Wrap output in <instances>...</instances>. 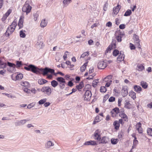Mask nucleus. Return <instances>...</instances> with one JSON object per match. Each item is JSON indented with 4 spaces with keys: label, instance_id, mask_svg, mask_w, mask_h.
<instances>
[{
    "label": "nucleus",
    "instance_id": "f257e3e1",
    "mask_svg": "<svg viewBox=\"0 0 152 152\" xmlns=\"http://www.w3.org/2000/svg\"><path fill=\"white\" fill-rule=\"evenodd\" d=\"M17 25L16 22H13L12 24L8 27L7 31L5 33V35L7 36H9L14 31L15 27Z\"/></svg>",
    "mask_w": 152,
    "mask_h": 152
},
{
    "label": "nucleus",
    "instance_id": "f03ea898",
    "mask_svg": "<svg viewBox=\"0 0 152 152\" xmlns=\"http://www.w3.org/2000/svg\"><path fill=\"white\" fill-rule=\"evenodd\" d=\"M24 69L27 71H31L37 74H38L39 72V69L36 66L32 64L29 65L28 67H24Z\"/></svg>",
    "mask_w": 152,
    "mask_h": 152
},
{
    "label": "nucleus",
    "instance_id": "7ed1b4c3",
    "mask_svg": "<svg viewBox=\"0 0 152 152\" xmlns=\"http://www.w3.org/2000/svg\"><path fill=\"white\" fill-rule=\"evenodd\" d=\"M24 69L27 71H31L37 74H38L39 72V69L36 66L32 64L29 65L28 67H24Z\"/></svg>",
    "mask_w": 152,
    "mask_h": 152
},
{
    "label": "nucleus",
    "instance_id": "20e7f679",
    "mask_svg": "<svg viewBox=\"0 0 152 152\" xmlns=\"http://www.w3.org/2000/svg\"><path fill=\"white\" fill-rule=\"evenodd\" d=\"M31 8V7L27 3V1H26L22 8V10L23 12H26L27 15L30 12Z\"/></svg>",
    "mask_w": 152,
    "mask_h": 152
},
{
    "label": "nucleus",
    "instance_id": "39448f33",
    "mask_svg": "<svg viewBox=\"0 0 152 152\" xmlns=\"http://www.w3.org/2000/svg\"><path fill=\"white\" fill-rule=\"evenodd\" d=\"M41 91L44 92H45L47 95H50L52 92L50 88L48 86H44L42 88Z\"/></svg>",
    "mask_w": 152,
    "mask_h": 152
},
{
    "label": "nucleus",
    "instance_id": "423d86ee",
    "mask_svg": "<svg viewBox=\"0 0 152 152\" xmlns=\"http://www.w3.org/2000/svg\"><path fill=\"white\" fill-rule=\"evenodd\" d=\"M133 39L135 45L138 46V48H141L140 45V40L139 39V37L136 34H134L133 36Z\"/></svg>",
    "mask_w": 152,
    "mask_h": 152
},
{
    "label": "nucleus",
    "instance_id": "0eeeda50",
    "mask_svg": "<svg viewBox=\"0 0 152 152\" xmlns=\"http://www.w3.org/2000/svg\"><path fill=\"white\" fill-rule=\"evenodd\" d=\"M42 71V74L45 76L47 74L48 72L51 73H53L54 72V70L53 69H50L48 67H46L45 69H41Z\"/></svg>",
    "mask_w": 152,
    "mask_h": 152
},
{
    "label": "nucleus",
    "instance_id": "6e6552de",
    "mask_svg": "<svg viewBox=\"0 0 152 152\" xmlns=\"http://www.w3.org/2000/svg\"><path fill=\"white\" fill-rule=\"evenodd\" d=\"M110 141V139L108 137L104 136L101 137L99 142L100 144H105L108 143Z\"/></svg>",
    "mask_w": 152,
    "mask_h": 152
},
{
    "label": "nucleus",
    "instance_id": "1a4fd4ad",
    "mask_svg": "<svg viewBox=\"0 0 152 152\" xmlns=\"http://www.w3.org/2000/svg\"><path fill=\"white\" fill-rule=\"evenodd\" d=\"M116 38L118 42H121L122 41V38L124 36V34L122 33L120 31L117 32L116 33Z\"/></svg>",
    "mask_w": 152,
    "mask_h": 152
},
{
    "label": "nucleus",
    "instance_id": "9d476101",
    "mask_svg": "<svg viewBox=\"0 0 152 152\" xmlns=\"http://www.w3.org/2000/svg\"><path fill=\"white\" fill-rule=\"evenodd\" d=\"M119 115L120 117L123 118L124 121H128V116L124 113V110L123 109L122 110L120 111Z\"/></svg>",
    "mask_w": 152,
    "mask_h": 152
},
{
    "label": "nucleus",
    "instance_id": "9b49d317",
    "mask_svg": "<svg viewBox=\"0 0 152 152\" xmlns=\"http://www.w3.org/2000/svg\"><path fill=\"white\" fill-rule=\"evenodd\" d=\"M92 96L90 91L87 90L85 92L84 95V99L85 100H89Z\"/></svg>",
    "mask_w": 152,
    "mask_h": 152
},
{
    "label": "nucleus",
    "instance_id": "f8f14e48",
    "mask_svg": "<svg viewBox=\"0 0 152 152\" xmlns=\"http://www.w3.org/2000/svg\"><path fill=\"white\" fill-rule=\"evenodd\" d=\"M107 66V64L104 61L99 62L98 64V67L99 69H104Z\"/></svg>",
    "mask_w": 152,
    "mask_h": 152
},
{
    "label": "nucleus",
    "instance_id": "ddd939ff",
    "mask_svg": "<svg viewBox=\"0 0 152 152\" xmlns=\"http://www.w3.org/2000/svg\"><path fill=\"white\" fill-rule=\"evenodd\" d=\"M120 8V6L118 5L117 6L113 8L112 13L113 16L116 15L118 14Z\"/></svg>",
    "mask_w": 152,
    "mask_h": 152
},
{
    "label": "nucleus",
    "instance_id": "4468645a",
    "mask_svg": "<svg viewBox=\"0 0 152 152\" xmlns=\"http://www.w3.org/2000/svg\"><path fill=\"white\" fill-rule=\"evenodd\" d=\"M115 48H116V44L115 43H112L107 48L105 51V54H106L109 52H110L111 50Z\"/></svg>",
    "mask_w": 152,
    "mask_h": 152
},
{
    "label": "nucleus",
    "instance_id": "2eb2a0df",
    "mask_svg": "<svg viewBox=\"0 0 152 152\" xmlns=\"http://www.w3.org/2000/svg\"><path fill=\"white\" fill-rule=\"evenodd\" d=\"M120 111H119V110L118 108L116 107L113 109V110L111 111V113L112 117H114L116 116V115L118 113H119Z\"/></svg>",
    "mask_w": 152,
    "mask_h": 152
},
{
    "label": "nucleus",
    "instance_id": "dca6fc26",
    "mask_svg": "<svg viewBox=\"0 0 152 152\" xmlns=\"http://www.w3.org/2000/svg\"><path fill=\"white\" fill-rule=\"evenodd\" d=\"M85 145H96L97 144L96 141L94 140H90L86 142L84 144Z\"/></svg>",
    "mask_w": 152,
    "mask_h": 152
},
{
    "label": "nucleus",
    "instance_id": "f3484780",
    "mask_svg": "<svg viewBox=\"0 0 152 152\" xmlns=\"http://www.w3.org/2000/svg\"><path fill=\"white\" fill-rule=\"evenodd\" d=\"M141 124L140 122H139L136 125V127L137 128V130L139 133H142L143 132V130L141 127Z\"/></svg>",
    "mask_w": 152,
    "mask_h": 152
},
{
    "label": "nucleus",
    "instance_id": "a211bd4d",
    "mask_svg": "<svg viewBox=\"0 0 152 152\" xmlns=\"http://www.w3.org/2000/svg\"><path fill=\"white\" fill-rule=\"evenodd\" d=\"M28 121V120H27L26 119L21 120L19 121L15 122V125L16 126L23 125L25 124L26 121Z\"/></svg>",
    "mask_w": 152,
    "mask_h": 152
},
{
    "label": "nucleus",
    "instance_id": "6ab92c4d",
    "mask_svg": "<svg viewBox=\"0 0 152 152\" xmlns=\"http://www.w3.org/2000/svg\"><path fill=\"white\" fill-rule=\"evenodd\" d=\"M124 55L123 53L121 52L118 56L117 58V60L118 61H121L124 60Z\"/></svg>",
    "mask_w": 152,
    "mask_h": 152
},
{
    "label": "nucleus",
    "instance_id": "aec40b11",
    "mask_svg": "<svg viewBox=\"0 0 152 152\" xmlns=\"http://www.w3.org/2000/svg\"><path fill=\"white\" fill-rule=\"evenodd\" d=\"M54 145V144L51 141H48L45 145L46 148H48Z\"/></svg>",
    "mask_w": 152,
    "mask_h": 152
},
{
    "label": "nucleus",
    "instance_id": "412c9836",
    "mask_svg": "<svg viewBox=\"0 0 152 152\" xmlns=\"http://www.w3.org/2000/svg\"><path fill=\"white\" fill-rule=\"evenodd\" d=\"M23 20L22 19V17H21L19 20L18 24L19 29L22 28L23 26Z\"/></svg>",
    "mask_w": 152,
    "mask_h": 152
},
{
    "label": "nucleus",
    "instance_id": "4be33fe9",
    "mask_svg": "<svg viewBox=\"0 0 152 152\" xmlns=\"http://www.w3.org/2000/svg\"><path fill=\"white\" fill-rule=\"evenodd\" d=\"M122 95L124 96H125L127 95L128 94V91L125 87H124L122 88Z\"/></svg>",
    "mask_w": 152,
    "mask_h": 152
},
{
    "label": "nucleus",
    "instance_id": "5701e85b",
    "mask_svg": "<svg viewBox=\"0 0 152 152\" xmlns=\"http://www.w3.org/2000/svg\"><path fill=\"white\" fill-rule=\"evenodd\" d=\"M134 89L135 91L137 92L138 93L140 92L142 89V88L140 86L137 85H135L134 86Z\"/></svg>",
    "mask_w": 152,
    "mask_h": 152
},
{
    "label": "nucleus",
    "instance_id": "b1692460",
    "mask_svg": "<svg viewBox=\"0 0 152 152\" xmlns=\"http://www.w3.org/2000/svg\"><path fill=\"white\" fill-rule=\"evenodd\" d=\"M137 66V70L139 71H141L145 69L144 66L141 64H138Z\"/></svg>",
    "mask_w": 152,
    "mask_h": 152
},
{
    "label": "nucleus",
    "instance_id": "393cba45",
    "mask_svg": "<svg viewBox=\"0 0 152 152\" xmlns=\"http://www.w3.org/2000/svg\"><path fill=\"white\" fill-rule=\"evenodd\" d=\"M88 61L86 62L80 68V71L82 72L84 71L86 67L87 64H88Z\"/></svg>",
    "mask_w": 152,
    "mask_h": 152
},
{
    "label": "nucleus",
    "instance_id": "a878e982",
    "mask_svg": "<svg viewBox=\"0 0 152 152\" xmlns=\"http://www.w3.org/2000/svg\"><path fill=\"white\" fill-rule=\"evenodd\" d=\"M47 23L45 19L42 20L40 24V26L42 27H45L47 25Z\"/></svg>",
    "mask_w": 152,
    "mask_h": 152
},
{
    "label": "nucleus",
    "instance_id": "bb28decb",
    "mask_svg": "<svg viewBox=\"0 0 152 152\" xmlns=\"http://www.w3.org/2000/svg\"><path fill=\"white\" fill-rule=\"evenodd\" d=\"M124 107L128 109H130L131 108V104L127 100L125 101Z\"/></svg>",
    "mask_w": 152,
    "mask_h": 152
},
{
    "label": "nucleus",
    "instance_id": "cd10ccee",
    "mask_svg": "<svg viewBox=\"0 0 152 152\" xmlns=\"http://www.w3.org/2000/svg\"><path fill=\"white\" fill-rule=\"evenodd\" d=\"M113 125L115 126V129H119L120 124L118 121H115L113 123Z\"/></svg>",
    "mask_w": 152,
    "mask_h": 152
},
{
    "label": "nucleus",
    "instance_id": "c85d7f7f",
    "mask_svg": "<svg viewBox=\"0 0 152 152\" xmlns=\"http://www.w3.org/2000/svg\"><path fill=\"white\" fill-rule=\"evenodd\" d=\"M25 30H21L20 32V36L21 37L24 38L26 36V35L25 33L26 32Z\"/></svg>",
    "mask_w": 152,
    "mask_h": 152
},
{
    "label": "nucleus",
    "instance_id": "c756f323",
    "mask_svg": "<svg viewBox=\"0 0 152 152\" xmlns=\"http://www.w3.org/2000/svg\"><path fill=\"white\" fill-rule=\"evenodd\" d=\"M56 80L61 83H64L65 82V79L62 77H57Z\"/></svg>",
    "mask_w": 152,
    "mask_h": 152
},
{
    "label": "nucleus",
    "instance_id": "7c9ffc66",
    "mask_svg": "<svg viewBox=\"0 0 152 152\" xmlns=\"http://www.w3.org/2000/svg\"><path fill=\"white\" fill-rule=\"evenodd\" d=\"M72 2V0H64L63 1V4L65 6H67Z\"/></svg>",
    "mask_w": 152,
    "mask_h": 152
},
{
    "label": "nucleus",
    "instance_id": "2f4dec72",
    "mask_svg": "<svg viewBox=\"0 0 152 152\" xmlns=\"http://www.w3.org/2000/svg\"><path fill=\"white\" fill-rule=\"evenodd\" d=\"M51 86L54 88H55L58 84V82L55 80H53L51 82Z\"/></svg>",
    "mask_w": 152,
    "mask_h": 152
},
{
    "label": "nucleus",
    "instance_id": "473e14b6",
    "mask_svg": "<svg viewBox=\"0 0 152 152\" xmlns=\"http://www.w3.org/2000/svg\"><path fill=\"white\" fill-rule=\"evenodd\" d=\"M16 80H21L23 77V74L20 73L18 74L15 77Z\"/></svg>",
    "mask_w": 152,
    "mask_h": 152
},
{
    "label": "nucleus",
    "instance_id": "72a5a7b5",
    "mask_svg": "<svg viewBox=\"0 0 152 152\" xmlns=\"http://www.w3.org/2000/svg\"><path fill=\"white\" fill-rule=\"evenodd\" d=\"M141 85L142 88L145 89L147 88L148 87L147 83L143 81H142L141 82Z\"/></svg>",
    "mask_w": 152,
    "mask_h": 152
},
{
    "label": "nucleus",
    "instance_id": "f704fd0d",
    "mask_svg": "<svg viewBox=\"0 0 152 152\" xmlns=\"http://www.w3.org/2000/svg\"><path fill=\"white\" fill-rule=\"evenodd\" d=\"M112 75H109L106 77L104 79V81L105 82H108L112 79Z\"/></svg>",
    "mask_w": 152,
    "mask_h": 152
},
{
    "label": "nucleus",
    "instance_id": "c9c22d12",
    "mask_svg": "<svg viewBox=\"0 0 152 152\" xmlns=\"http://www.w3.org/2000/svg\"><path fill=\"white\" fill-rule=\"evenodd\" d=\"M101 132V131L99 129H97L95 131L94 134V136L95 137H96V136H101L100 135V133Z\"/></svg>",
    "mask_w": 152,
    "mask_h": 152
},
{
    "label": "nucleus",
    "instance_id": "e433bc0d",
    "mask_svg": "<svg viewBox=\"0 0 152 152\" xmlns=\"http://www.w3.org/2000/svg\"><path fill=\"white\" fill-rule=\"evenodd\" d=\"M129 95L134 100L136 98V94L133 91H131L130 92Z\"/></svg>",
    "mask_w": 152,
    "mask_h": 152
},
{
    "label": "nucleus",
    "instance_id": "4c0bfd02",
    "mask_svg": "<svg viewBox=\"0 0 152 152\" xmlns=\"http://www.w3.org/2000/svg\"><path fill=\"white\" fill-rule=\"evenodd\" d=\"M7 64L10 67L12 68L13 69H15V64L13 63H12L9 62H7Z\"/></svg>",
    "mask_w": 152,
    "mask_h": 152
},
{
    "label": "nucleus",
    "instance_id": "58836bf2",
    "mask_svg": "<svg viewBox=\"0 0 152 152\" xmlns=\"http://www.w3.org/2000/svg\"><path fill=\"white\" fill-rule=\"evenodd\" d=\"M132 13L131 10H128L127 11H126L124 16H129Z\"/></svg>",
    "mask_w": 152,
    "mask_h": 152
},
{
    "label": "nucleus",
    "instance_id": "ea45409f",
    "mask_svg": "<svg viewBox=\"0 0 152 152\" xmlns=\"http://www.w3.org/2000/svg\"><path fill=\"white\" fill-rule=\"evenodd\" d=\"M111 141L112 144H115L117 143L118 140L117 139L112 138Z\"/></svg>",
    "mask_w": 152,
    "mask_h": 152
},
{
    "label": "nucleus",
    "instance_id": "a19ab883",
    "mask_svg": "<svg viewBox=\"0 0 152 152\" xmlns=\"http://www.w3.org/2000/svg\"><path fill=\"white\" fill-rule=\"evenodd\" d=\"M119 53V51L117 50H115L113 53V55L114 56H117Z\"/></svg>",
    "mask_w": 152,
    "mask_h": 152
},
{
    "label": "nucleus",
    "instance_id": "79ce46f5",
    "mask_svg": "<svg viewBox=\"0 0 152 152\" xmlns=\"http://www.w3.org/2000/svg\"><path fill=\"white\" fill-rule=\"evenodd\" d=\"M21 85L24 86H27L29 85V83L27 81H23L21 83Z\"/></svg>",
    "mask_w": 152,
    "mask_h": 152
},
{
    "label": "nucleus",
    "instance_id": "37998d69",
    "mask_svg": "<svg viewBox=\"0 0 152 152\" xmlns=\"http://www.w3.org/2000/svg\"><path fill=\"white\" fill-rule=\"evenodd\" d=\"M83 87V82H81L78 85L76 86L77 89H81Z\"/></svg>",
    "mask_w": 152,
    "mask_h": 152
},
{
    "label": "nucleus",
    "instance_id": "c03bdc74",
    "mask_svg": "<svg viewBox=\"0 0 152 152\" xmlns=\"http://www.w3.org/2000/svg\"><path fill=\"white\" fill-rule=\"evenodd\" d=\"M99 116H97L95 117V118L93 122V124H95L97 122H99Z\"/></svg>",
    "mask_w": 152,
    "mask_h": 152
},
{
    "label": "nucleus",
    "instance_id": "a18cd8bd",
    "mask_svg": "<svg viewBox=\"0 0 152 152\" xmlns=\"http://www.w3.org/2000/svg\"><path fill=\"white\" fill-rule=\"evenodd\" d=\"M98 82L99 81L98 80H94L92 84V86L94 87H95Z\"/></svg>",
    "mask_w": 152,
    "mask_h": 152
},
{
    "label": "nucleus",
    "instance_id": "49530a36",
    "mask_svg": "<svg viewBox=\"0 0 152 152\" xmlns=\"http://www.w3.org/2000/svg\"><path fill=\"white\" fill-rule=\"evenodd\" d=\"M69 53L67 51H66L63 56V58L64 60H66V59L67 56V55H69Z\"/></svg>",
    "mask_w": 152,
    "mask_h": 152
},
{
    "label": "nucleus",
    "instance_id": "de8ad7c7",
    "mask_svg": "<svg viewBox=\"0 0 152 152\" xmlns=\"http://www.w3.org/2000/svg\"><path fill=\"white\" fill-rule=\"evenodd\" d=\"M107 91L106 88L104 86H101L100 89V91L101 92L104 93Z\"/></svg>",
    "mask_w": 152,
    "mask_h": 152
},
{
    "label": "nucleus",
    "instance_id": "09e8293b",
    "mask_svg": "<svg viewBox=\"0 0 152 152\" xmlns=\"http://www.w3.org/2000/svg\"><path fill=\"white\" fill-rule=\"evenodd\" d=\"M147 132L148 135L152 136V129L148 128L147 130Z\"/></svg>",
    "mask_w": 152,
    "mask_h": 152
},
{
    "label": "nucleus",
    "instance_id": "8fccbe9b",
    "mask_svg": "<svg viewBox=\"0 0 152 152\" xmlns=\"http://www.w3.org/2000/svg\"><path fill=\"white\" fill-rule=\"evenodd\" d=\"M89 54L88 51H87L83 53L81 56V57L84 58L85 56H88Z\"/></svg>",
    "mask_w": 152,
    "mask_h": 152
},
{
    "label": "nucleus",
    "instance_id": "3c124183",
    "mask_svg": "<svg viewBox=\"0 0 152 152\" xmlns=\"http://www.w3.org/2000/svg\"><path fill=\"white\" fill-rule=\"evenodd\" d=\"M46 99H44L40 100L38 103L39 104H44L46 102Z\"/></svg>",
    "mask_w": 152,
    "mask_h": 152
},
{
    "label": "nucleus",
    "instance_id": "603ef678",
    "mask_svg": "<svg viewBox=\"0 0 152 152\" xmlns=\"http://www.w3.org/2000/svg\"><path fill=\"white\" fill-rule=\"evenodd\" d=\"M6 63L3 62L2 61V63L0 64V68H4L6 67Z\"/></svg>",
    "mask_w": 152,
    "mask_h": 152
},
{
    "label": "nucleus",
    "instance_id": "864d4df0",
    "mask_svg": "<svg viewBox=\"0 0 152 152\" xmlns=\"http://www.w3.org/2000/svg\"><path fill=\"white\" fill-rule=\"evenodd\" d=\"M23 90L24 92L28 94L30 93H31V90L30 89H28L26 88H24L23 89Z\"/></svg>",
    "mask_w": 152,
    "mask_h": 152
},
{
    "label": "nucleus",
    "instance_id": "5fc2aeb1",
    "mask_svg": "<svg viewBox=\"0 0 152 152\" xmlns=\"http://www.w3.org/2000/svg\"><path fill=\"white\" fill-rule=\"evenodd\" d=\"M11 12V10L10 9H9L7 11V12L4 14V15L6 16V17H7L10 14V13Z\"/></svg>",
    "mask_w": 152,
    "mask_h": 152
},
{
    "label": "nucleus",
    "instance_id": "6e6d98bb",
    "mask_svg": "<svg viewBox=\"0 0 152 152\" xmlns=\"http://www.w3.org/2000/svg\"><path fill=\"white\" fill-rule=\"evenodd\" d=\"M106 82H107V83H106V84H105V87H108L110 86V85L111 83L112 82V80H110L109 81Z\"/></svg>",
    "mask_w": 152,
    "mask_h": 152
},
{
    "label": "nucleus",
    "instance_id": "4d7b16f0",
    "mask_svg": "<svg viewBox=\"0 0 152 152\" xmlns=\"http://www.w3.org/2000/svg\"><path fill=\"white\" fill-rule=\"evenodd\" d=\"M115 97L111 96L110 97L109 99V101L110 102H113L115 101Z\"/></svg>",
    "mask_w": 152,
    "mask_h": 152
},
{
    "label": "nucleus",
    "instance_id": "13d9d810",
    "mask_svg": "<svg viewBox=\"0 0 152 152\" xmlns=\"http://www.w3.org/2000/svg\"><path fill=\"white\" fill-rule=\"evenodd\" d=\"M22 65V62L21 61H17L16 62L17 67H20Z\"/></svg>",
    "mask_w": 152,
    "mask_h": 152
},
{
    "label": "nucleus",
    "instance_id": "bf43d9fd",
    "mask_svg": "<svg viewBox=\"0 0 152 152\" xmlns=\"http://www.w3.org/2000/svg\"><path fill=\"white\" fill-rule=\"evenodd\" d=\"M130 47L131 50H134L135 49V47L134 45L133 44L130 43Z\"/></svg>",
    "mask_w": 152,
    "mask_h": 152
},
{
    "label": "nucleus",
    "instance_id": "052dcab7",
    "mask_svg": "<svg viewBox=\"0 0 152 152\" xmlns=\"http://www.w3.org/2000/svg\"><path fill=\"white\" fill-rule=\"evenodd\" d=\"M94 138L95 140H98L99 141L100 139L101 138V136H96V137H95L94 136Z\"/></svg>",
    "mask_w": 152,
    "mask_h": 152
},
{
    "label": "nucleus",
    "instance_id": "680f3d73",
    "mask_svg": "<svg viewBox=\"0 0 152 152\" xmlns=\"http://www.w3.org/2000/svg\"><path fill=\"white\" fill-rule=\"evenodd\" d=\"M122 101V99L121 98L118 99V106H120L121 105V102Z\"/></svg>",
    "mask_w": 152,
    "mask_h": 152
},
{
    "label": "nucleus",
    "instance_id": "e2e57ef3",
    "mask_svg": "<svg viewBox=\"0 0 152 152\" xmlns=\"http://www.w3.org/2000/svg\"><path fill=\"white\" fill-rule=\"evenodd\" d=\"M108 4L107 3H106L105 4L104 6L103 10L105 11L107 9V6H108Z\"/></svg>",
    "mask_w": 152,
    "mask_h": 152
},
{
    "label": "nucleus",
    "instance_id": "0e129e2a",
    "mask_svg": "<svg viewBox=\"0 0 152 152\" xmlns=\"http://www.w3.org/2000/svg\"><path fill=\"white\" fill-rule=\"evenodd\" d=\"M2 94L3 95H5L9 97H10L11 98H12L13 97V96H12V95L8 94L3 93Z\"/></svg>",
    "mask_w": 152,
    "mask_h": 152
},
{
    "label": "nucleus",
    "instance_id": "69168bd1",
    "mask_svg": "<svg viewBox=\"0 0 152 152\" xmlns=\"http://www.w3.org/2000/svg\"><path fill=\"white\" fill-rule=\"evenodd\" d=\"M112 23L111 22L109 21L106 24V26L109 27H111L112 26Z\"/></svg>",
    "mask_w": 152,
    "mask_h": 152
},
{
    "label": "nucleus",
    "instance_id": "338daca9",
    "mask_svg": "<svg viewBox=\"0 0 152 152\" xmlns=\"http://www.w3.org/2000/svg\"><path fill=\"white\" fill-rule=\"evenodd\" d=\"M119 27L121 29H124L125 27V25L124 24H121L119 26Z\"/></svg>",
    "mask_w": 152,
    "mask_h": 152
},
{
    "label": "nucleus",
    "instance_id": "774afa93",
    "mask_svg": "<svg viewBox=\"0 0 152 152\" xmlns=\"http://www.w3.org/2000/svg\"><path fill=\"white\" fill-rule=\"evenodd\" d=\"M59 86L61 88L63 89L65 87V84L64 83H60Z\"/></svg>",
    "mask_w": 152,
    "mask_h": 152
}]
</instances>
